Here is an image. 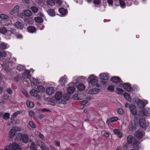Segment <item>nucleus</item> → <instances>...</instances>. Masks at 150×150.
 <instances>
[{
    "instance_id": "8",
    "label": "nucleus",
    "mask_w": 150,
    "mask_h": 150,
    "mask_svg": "<svg viewBox=\"0 0 150 150\" xmlns=\"http://www.w3.org/2000/svg\"><path fill=\"white\" fill-rule=\"evenodd\" d=\"M0 33L3 34L11 35V31L7 30L5 28L2 27L0 28Z\"/></svg>"
},
{
    "instance_id": "41",
    "label": "nucleus",
    "mask_w": 150,
    "mask_h": 150,
    "mask_svg": "<svg viewBox=\"0 0 150 150\" xmlns=\"http://www.w3.org/2000/svg\"><path fill=\"white\" fill-rule=\"evenodd\" d=\"M94 4L96 7H99L101 4V2L100 0H93Z\"/></svg>"
},
{
    "instance_id": "40",
    "label": "nucleus",
    "mask_w": 150,
    "mask_h": 150,
    "mask_svg": "<svg viewBox=\"0 0 150 150\" xmlns=\"http://www.w3.org/2000/svg\"><path fill=\"white\" fill-rule=\"evenodd\" d=\"M47 5L51 6H52L54 5L55 2L52 0H47L46 1Z\"/></svg>"
},
{
    "instance_id": "36",
    "label": "nucleus",
    "mask_w": 150,
    "mask_h": 150,
    "mask_svg": "<svg viewBox=\"0 0 150 150\" xmlns=\"http://www.w3.org/2000/svg\"><path fill=\"white\" fill-rule=\"evenodd\" d=\"M36 134L39 137V138L41 139L44 141H45L46 140V138L45 137L44 135L40 133V132H36Z\"/></svg>"
},
{
    "instance_id": "12",
    "label": "nucleus",
    "mask_w": 150,
    "mask_h": 150,
    "mask_svg": "<svg viewBox=\"0 0 150 150\" xmlns=\"http://www.w3.org/2000/svg\"><path fill=\"white\" fill-rule=\"evenodd\" d=\"M118 120V118L115 117H113L108 120L106 121V123L108 125L111 124L112 122L117 121Z\"/></svg>"
},
{
    "instance_id": "57",
    "label": "nucleus",
    "mask_w": 150,
    "mask_h": 150,
    "mask_svg": "<svg viewBox=\"0 0 150 150\" xmlns=\"http://www.w3.org/2000/svg\"><path fill=\"white\" fill-rule=\"evenodd\" d=\"M29 125L32 128H35V126L34 123L32 121H30L29 122Z\"/></svg>"
},
{
    "instance_id": "59",
    "label": "nucleus",
    "mask_w": 150,
    "mask_h": 150,
    "mask_svg": "<svg viewBox=\"0 0 150 150\" xmlns=\"http://www.w3.org/2000/svg\"><path fill=\"white\" fill-rule=\"evenodd\" d=\"M49 103L50 104L52 105H55V101L53 99H50L49 101Z\"/></svg>"
},
{
    "instance_id": "30",
    "label": "nucleus",
    "mask_w": 150,
    "mask_h": 150,
    "mask_svg": "<svg viewBox=\"0 0 150 150\" xmlns=\"http://www.w3.org/2000/svg\"><path fill=\"white\" fill-rule=\"evenodd\" d=\"M19 8V7L18 6L16 5L14 8L10 12V14L11 15H13L14 13H16L18 11Z\"/></svg>"
},
{
    "instance_id": "24",
    "label": "nucleus",
    "mask_w": 150,
    "mask_h": 150,
    "mask_svg": "<svg viewBox=\"0 0 150 150\" xmlns=\"http://www.w3.org/2000/svg\"><path fill=\"white\" fill-rule=\"evenodd\" d=\"M77 88L80 91L84 90L85 88L84 85L82 83H79L77 85Z\"/></svg>"
},
{
    "instance_id": "63",
    "label": "nucleus",
    "mask_w": 150,
    "mask_h": 150,
    "mask_svg": "<svg viewBox=\"0 0 150 150\" xmlns=\"http://www.w3.org/2000/svg\"><path fill=\"white\" fill-rule=\"evenodd\" d=\"M40 111L42 112H50V110H48V109H46V108H44L41 109L40 110Z\"/></svg>"
},
{
    "instance_id": "31",
    "label": "nucleus",
    "mask_w": 150,
    "mask_h": 150,
    "mask_svg": "<svg viewBox=\"0 0 150 150\" xmlns=\"http://www.w3.org/2000/svg\"><path fill=\"white\" fill-rule=\"evenodd\" d=\"M47 13L50 16H55V12L54 9H49L47 11Z\"/></svg>"
},
{
    "instance_id": "47",
    "label": "nucleus",
    "mask_w": 150,
    "mask_h": 150,
    "mask_svg": "<svg viewBox=\"0 0 150 150\" xmlns=\"http://www.w3.org/2000/svg\"><path fill=\"white\" fill-rule=\"evenodd\" d=\"M8 18V16L5 14H1L0 15V18L2 19H6Z\"/></svg>"
},
{
    "instance_id": "37",
    "label": "nucleus",
    "mask_w": 150,
    "mask_h": 150,
    "mask_svg": "<svg viewBox=\"0 0 150 150\" xmlns=\"http://www.w3.org/2000/svg\"><path fill=\"white\" fill-rule=\"evenodd\" d=\"M59 13L63 15H65L67 13L66 10L64 8H59Z\"/></svg>"
},
{
    "instance_id": "54",
    "label": "nucleus",
    "mask_w": 150,
    "mask_h": 150,
    "mask_svg": "<svg viewBox=\"0 0 150 150\" xmlns=\"http://www.w3.org/2000/svg\"><path fill=\"white\" fill-rule=\"evenodd\" d=\"M114 87L113 86H109L108 88V90L110 91H113L114 90Z\"/></svg>"
},
{
    "instance_id": "53",
    "label": "nucleus",
    "mask_w": 150,
    "mask_h": 150,
    "mask_svg": "<svg viewBox=\"0 0 150 150\" xmlns=\"http://www.w3.org/2000/svg\"><path fill=\"white\" fill-rule=\"evenodd\" d=\"M24 69V67L23 66L21 65H19L17 67V69L19 71H21Z\"/></svg>"
},
{
    "instance_id": "50",
    "label": "nucleus",
    "mask_w": 150,
    "mask_h": 150,
    "mask_svg": "<svg viewBox=\"0 0 150 150\" xmlns=\"http://www.w3.org/2000/svg\"><path fill=\"white\" fill-rule=\"evenodd\" d=\"M117 113L120 115H122L124 113V110L121 108H119L117 110Z\"/></svg>"
},
{
    "instance_id": "58",
    "label": "nucleus",
    "mask_w": 150,
    "mask_h": 150,
    "mask_svg": "<svg viewBox=\"0 0 150 150\" xmlns=\"http://www.w3.org/2000/svg\"><path fill=\"white\" fill-rule=\"evenodd\" d=\"M17 137L19 139H21L22 137L23 136V135L21 133H19L17 134Z\"/></svg>"
},
{
    "instance_id": "6",
    "label": "nucleus",
    "mask_w": 150,
    "mask_h": 150,
    "mask_svg": "<svg viewBox=\"0 0 150 150\" xmlns=\"http://www.w3.org/2000/svg\"><path fill=\"white\" fill-rule=\"evenodd\" d=\"M145 133L139 130L137 131L135 133V136L138 139H140L144 135Z\"/></svg>"
},
{
    "instance_id": "52",
    "label": "nucleus",
    "mask_w": 150,
    "mask_h": 150,
    "mask_svg": "<svg viewBox=\"0 0 150 150\" xmlns=\"http://www.w3.org/2000/svg\"><path fill=\"white\" fill-rule=\"evenodd\" d=\"M21 79V78L19 76H17L14 78V81L15 82H18Z\"/></svg>"
},
{
    "instance_id": "16",
    "label": "nucleus",
    "mask_w": 150,
    "mask_h": 150,
    "mask_svg": "<svg viewBox=\"0 0 150 150\" xmlns=\"http://www.w3.org/2000/svg\"><path fill=\"white\" fill-rule=\"evenodd\" d=\"M130 111L132 114L134 115L137 114V110L135 106L133 104H132L130 106Z\"/></svg>"
},
{
    "instance_id": "64",
    "label": "nucleus",
    "mask_w": 150,
    "mask_h": 150,
    "mask_svg": "<svg viewBox=\"0 0 150 150\" xmlns=\"http://www.w3.org/2000/svg\"><path fill=\"white\" fill-rule=\"evenodd\" d=\"M22 1L23 3H25L27 4H30V0H22Z\"/></svg>"
},
{
    "instance_id": "19",
    "label": "nucleus",
    "mask_w": 150,
    "mask_h": 150,
    "mask_svg": "<svg viewBox=\"0 0 150 150\" xmlns=\"http://www.w3.org/2000/svg\"><path fill=\"white\" fill-rule=\"evenodd\" d=\"M67 78V76L65 75L64 76L61 78L59 81V83L62 86H64V83L66 82V79Z\"/></svg>"
},
{
    "instance_id": "45",
    "label": "nucleus",
    "mask_w": 150,
    "mask_h": 150,
    "mask_svg": "<svg viewBox=\"0 0 150 150\" xmlns=\"http://www.w3.org/2000/svg\"><path fill=\"white\" fill-rule=\"evenodd\" d=\"M2 117L5 120H7L9 118V115L8 113H6L4 115H3Z\"/></svg>"
},
{
    "instance_id": "4",
    "label": "nucleus",
    "mask_w": 150,
    "mask_h": 150,
    "mask_svg": "<svg viewBox=\"0 0 150 150\" xmlns=\"http://www.w3.org/2000/svg\"><path fill=\"white\" fill-rule=\"evenodd\" d=\"M89 81L92 85H96L97 87H98L99 85H97L98 78L93 75L90 76L88 78Z\"/></svg>"
},
{
    "instance_id": "44",
    "label": "nucleus",
    "mask_w": 150,
    "mask_h": 150,
    "mask_svg": "<svg viewBox=\"0 0 150 150\" xmlns=\"http://www.w3.org/2000/svg\"><path fill=\"white\" fill-rule=\"evenodd\" d=\"M31 9L32 11L34 13H37L38 10V8L35 6L32 7L31 8Z\"/></svg>"
},
{
    "instance_id": "25",
    "label": "nucleus",
    "mask_w": 150,
    "mask_h": 150,
    "mask_svg": "<svg viewBox=\"0 0 150 150\" xmlns=\"http://www.w3.org/2000/svg\"><path fill=\"white\" fill-rule=\"evenodd\" d=\"M8 47V45L4 42H2L0 43V48L1 49H6Z\"/></svg>"
},
{
    "instance_id": "10",
    "label": "nucleus",
    "mask_w": 150,
    "mask_h": 150,
    "mask_svg": "<svg viewBox=\"0 0 150 150\" xmlns=\"http://www.w3.org/2000/svg\"><path fill=\"white\" fill-rule=\"evenodd\" d=\"M23 77L24 79H30L31 78L30 75V71L28 70H26L23 73Z\"/></svg>"
},
{
    "instance_id": "9",
    "label": "nucleus",
    "mask_w": 150,
    "mask_h": 150,
    "mask_svg": "<svg viewBox=\"0 0 150 150\" xmlns=\"http://www.w3.org/2000/svg\"><path fill=\"white\" fill-rule=\"evenodd\" d=\"M54 90L53 87H48L46 91V93L49 95H51L54 93Z\"/></svg>"
},
{
    "instance_id": "29",
    "label": "nucleus",
    "mask_w": 150,
    "mask_h": 150,
    "mask_svg": "<svg viewBox=\"0 0 150 150\" xmlns=\"http://www.w3.org/2000/svg\"><path fill=\"white\" fill-rule=\"evenodd\" d=\"M36 90L39 93H42L45 91V90L44 88L41 86H38Z\"/></svg>"
},
{
    "instance_id": "14",
    "label": "nucleus",
    "mask_w": 150,
    "mask_h": 150,
    "mask_svg": "<svg viewBox=\"0 0 150 150\" xmlns=\"http://www.w3.org/2000/svg\"><path fill=\"white\" fill-rule=\"evenodd\" d=\"M114 133L116 135H117L120 138L123 137V134L122 132H120L118 129H115L114 130Z\"/></svg>"
},
{
    "instance_id": "51",
    "label": "nucleus",
    "mask_w": 150,
    "mask_h": 150,
    "mask_svg": "<svg viewBox=\"0 0 150 150\" xmlns=\"http://www.w3.org/2000/svg\"><path fill=\"white\" fill-rule=\"evenodd\" d=\"M7 56L6 52H0V56L2 57H6Z\"/></svg>"
},
{
    "instance_id": "34",
    "label": "nucleus",
    "mask_w": 150,
    "mask_h": 150,
    "mask_svg": "<svg viewBox=\"0 0 150 150\" xmlns=\"http://www.w3.org/2000/svg\"><path fill=\"white\" fill-rule=\"evenodd\" d=\"M24 15L27 16H30L32 15V12L29 10L24 11Z\"/></svg>"
},
{
    "instance_id": "18",
    "label": "nucleus",
    "mask_w": 150,
    "mask_h": 150,
    "mask_svg": "<svg viewBox=\"0 0 150 150\" xmlns=\"http://www.w3.org/2000/svg\"><path fill=\"white\" fill-rule=\"evenodd\" d=\"M139 124L140 127L142 128L146 127V122L144 118L140 119L139 120Z\"/></svg>"
},
{
    "instance_id": "21",
    "label": "nucleus",
    "mask_w": 150,
    "mask_h": 150,
    "mask_svg": "<svg viewBox=\"0 0 150 150\" xmlns=\"http://www.w3.org/2000/svg\"><path fill=\"white\" fill-rule=\"evenodd\" d=\"M136 103L137 104V106L139 107V108L141 109L143 108L144 106V102L142 100H138L137 101Z\"/></svg>"
},
{
    "instance_id": "20",
    "label": "nucleus",
    "mask_w": 150,
    "mask_h": 150,
    "mask_svg": "<svg viewBox=\"0 0 150 150\" xmlns=\"http://www.w3.org/2000/svg\"><path fill=\"white\" fill-rule=\"evenodd\" d=\"M14 25L17 28L19 29H22L23 27V23L22 22L19 21L15 23Z\"/></svg>"
},
{
    "instance_id": "33",
    "label": "nucleus",
    "mask_w": 150,
    "mask_h": 150,
    "mask_svg": "<svg viewBox=\"0 0 150 150\" xmlns=\"http://www.w3.org/2000/svg\"><path fill=\"white\" fill-rule=\"evenodd\" d=\"M34 20L35 22L38 23H42L43 22V19L42 18L40 17H37L34 18Z\"/></svg>"
},
{
    "instance_id": "27",
    "label": "nucleus",
    "mask_w": 150,
    "mask_h": 150,
    "mask_svg": "<svg viewBox=\"0 0 150 150\" xmlns=\"http://www.w3.org/2000/svg\"><path fill=\"white\" fill-rule=\"evenodd\" d=\"M124 89L127 91H129L131 90V88L128 83H125L123 86Z\"/></svg>"
},
{
    "instance_id": "55",
    "label": "nucleus",
    "mask_w": 150,
    "mask_h": 150,
    "mask_svg": "<svg viewBox=\"0 0 150 150\" xmlns=\"http://www.w3.org/2000/svg\"><path fill=\"white\" fill-rule=\"evenodd\" d=\"M6 63L5 62L3 63L2 64L3 68L5 70H6L8 68V66L6 64Z\"/></svg>"
},
{
    "instance_id": "22",
    "label": "nucleus",
    "mask_w": 150,
    "mask_h": 150,
    "mask_svg": "<svg viewBox=\"0 0 150 150\" xmlns=\"http://www.w3.org/2000/svg\"><path fill=\"white\" fill-rule=\"evenodd\" d=\"M39 146L42 150H49L48 148L46 146L45 143L42 141L40 142Z\"/></svg>"
},
{
    "instance_id": "26",
    "label": "nucleus",
    "mask_w": 150,
    "mask_h": 150,
    "mask_svg": "<svg viewBox=\"0 0 150 150\" xmlns=\"http://www.w3.org/2000/svg\"><path fill=\"white\" fill-rule=\"evenodd\" d=\"M30 150H38V145L34 142H32L30 146Z\"/></svg>"
},
{
    "instance_id": "1",
    "label": "nucleus",
    "mask_w": 150,
    "mask_h": 150,
    "mask_svg": "<svg viewBox=\"0 0 150 150\" xmlns=\"http://www.w3.org/2000/svg\"><path fill=\"white\" fill-rule=\"evenodd\" d=\"M20 149L19 145L16 142H13L5 146L4 150H19Z\"/></svg>"
},
{
    "instance_id": "42",
    "label": "nucleus",
    "mask_w": 150,
    "mask_h": 150,
    "mask_svg": "<svg viewBox=\"0 0 150 150\" xmlns=\"http://www.w3.org/2000/svg\"><path fill=\"white\" fill-rule=\"evenodd\" d=\"M119 2L120 6L122 8H124L126 7L125 2L123 0H119Z\"/></svg>"
},
{
    "instance_id": "7",
    "label": "nucleus",
    "mask_w": 150,
    "mask_h": 150,
    "mask_svg": "<svg viewBox=\"0 0 150 150\" xmlns=\"http://www.w3.org/2000/svg\"><path fill=\"white\" fill-rule=\"evenodd\" d=\"M111 80L112 82L115 83H120L121 84V83L122 82L121 79L118 76H113L111 78Z\"/></svg>"
},
{
    "instance_id": "5",
    "label": "nucleus",
    "mask_w": 150,
    "mask_h": 150,
    "mask_svg": "<svg viewBox=\"0 0 150 150\" xmlns=\"http://www.w3.org/2000/svg\"><path fill=\"white\" fill-rule=\"evenodd\" d=\"M139 115L140 116L144 117V116H149L150 115V109L146 107L144 109L140 111Z\"/></svg>"
},
{
    "instance_id": "38",
    "label": "nucleus",
    "mask_w": 150,
    "mask_h": 150,
    "mask_svg": "<svg viewBox=\"0 0 150 150\" xmlns=\"http://www.w3.org/2000/svg\"><path fill=\"white\" fill-rule=\"evenodd\" d=\"M124 96L125 98L129 101H131V98L130 96L127 93L125 92L124 94Z\"/></svg>"
},
{
    "instance_id": "49",
    "label": "nucleus",
    "mask_w": 150,
    "mask_h": 150,
    "mask_svg": "<svg viewBox=\"0 0 150 150\" xmlns=\"http://www.w3.org/2000/svg\"><path fill=\"white\" fill-rule=\"evenodd\" d=\"M135 127L133 125L132 123H130L129 125V130H132L134 129Z\"/></svg>"
},
{
    "instance_id": "3",
    "label": "nucleus",
    "mask_w": 150,
    "mask_h": 150,
    "mask_svg": "<svg viewBox=\"0 0 150 150\" xmlns=\"http://www.w3.org/2000/svg\"><path fill=\"white\" fill-rule=\"evenodd\" d=\"M62 93L61 92H57L55 93V98L57 102L61 104H66V101L62 99Z\"/></svg>"
},
{
    "instance_id": "35",
    "label": "nucleus",
    "mask_w": 150,
    "mask_h": 150,
    "mask_svg": "<svg viewBox=\"0 0 150 150\" xmlns=\"http://www.w3.org/2000/svg\"><path fill=\"white\" fill-rule=\"evenodd\" d=\"M26 105L29 108H32L34 106L33 102L31 101H27L26 102Z\"/></svg>"
},
{
    "instance_id": "39",
    "label": "nucleus",
    "mask_w": 150,
    "mask_h": 150,
    "mask_svg": "<svg viewBox=\"0 0 150 150\" xmlns=\"http://www.w3.org/2000/svg\"><path fill=\"white\" fill-rule=\"evenodd\" d=\"M133 137L132 135L128 136L127 137V143L129 144H132Z\"/></svg>"
},
{
    "instance_id": "15",
    "label": "nucleus",
    "mask_w": 150,
    "mask_h": 150,
    "mask_svg": "<svg viewBox=\"0 0 150 150\" xmlns=\"http://www.w3.org/2000/svg\"><path fill=\"white\" fill-rule=\"evenodd\" d=\"M23 142L25 143H27L29 141V137L27 134H24L21 139Z\"/></svg>"
},
{
    "instance_id": "46",
    "label": "nucleus",
    "mask_w": 150,
    "mask_h": 150,
    "mask_svg": "<svg viewBox=\"0 0 150 150\" xmlns=\"http://www.w3.org/2000/svg\"><path fill=\"white\" fill-rule=\"evenodd\" d=\"M16 59L13 57L11 59V60L7 62V63H8L10 64L11 65H12L14 62H16Z\"/></svg>"
},
{
    "instance_id": "56",
    "label": "nucleus",
    "mask_w": 150,
    "mask_h": 150,
    "mask_svg": "<svg viewBox=\"0 0 150 150\" xmlns=\"http://www.w3.org/2000/svg\"><path fill=\"white\" fill-rule=\"evenodd\" d=\"M54 1L56 2L58 5H61L62 4V2L61 0H53Z\"/></svg>"
},
{
    "instance_id": "17",
    "label": "nucleus",
    "mask_w": 150,
    "mask_h": 150,
    "mask_svg": "<svg viewBox=\"0 0 150 150\" xmlns=\"http://www.w3.org/2000/svg\"><path fill=\"white\" fill-rule=\"evenodd\" d=\"M100 91V90L97 88L92 89L88 91V93L90 94H94L97 93Z\"/></svg>"
},
{
    "instance_id": "61",
    "label": "nucleus",
    "mask_w": 150,
    "mask_h": 150,
    "mask_svg": "<svg viewBox=\"0 0 150 150\" xmlns=\"http://www.w3.org/2000/svg\"><path fill=\"white\" fill-rule=\"evenodd\" d=\"M107 2L110 6H112L113 4L112 0H107Z\"/></svg>"
},
{
    "instance_id": "60",
    "label": "nucleus",
    "mask_w": 150,
    "mask_h": 150,
    "mask_svg": "<svg viewBox=\"0 0 150 150\" xmlns=\"http://www.w3.org/2000/svg\"><path fill=\"white\" fill-rule=\"evenodd\" d=\"M7 93L9 94H11L12 93V91L11 88H8L7 90Z\"/></svg>"
},
{
    "instance_id": "32",
    "label": "nucleus",
    "mask_w": 150,
    "mask_h": 150,
    "mask_svg": "<svg viewBox=\"0 0 150 150\" xmlns=\"http://www.w3.org/2000/svg\"><path fill=\"white\" fill-rule=\"evenodd\" d=\"M38 91L34 89H33L30 92V94L34 96H37L38 95Z\"/></svg>"
},
{
    "instance_id": "2",
    "label": "nucleus",
    "mask_w": 150,
    "mask_h": 150,
    "mask_svg": "<svg viewBox=\"0 0 150 150\" xmlns=\"http://www.w3.org/2000/svg\"><path fill=\"white\" fill-rule=\"evenodd\" d=\"M20 130V128L17 126H15L13 127L10 129L9 132L8 137L9 138H11L13 137L15 135L16 132Z\"/></svg>"
},
{
    "instance_id": "28",
    "label": "nucleus",
    "mask_w": 150,
    "mask_h": 150,
    "mask_svg": "<svg viewBox=\"0 0 150 150\" xmlns=\"http://www.w3.org/2000/svg\"><path fill=\"white\" fill-rule=\"evenodd\" d=\"M83 97V94H74L73 96V98L75 100H81L82 98H79L80 97Z\"/></svg>"
},
{
    "instance_id": "23",
    "label": "nucleus",
    "mask_w": 150,
    "mask_h": 150,
    "mask_svg": "<svg viewBox=\"0 0 150 150\" xmlns=\"http://www.w3.org/2000/svg\"><path fill=\"white\" fill-rule=\"evenodd\" d=\"M27 30L28 32L31 33H36V29L35 27L30 26L28 27L27 28Z\"/></svg>"
},
{
    "instance_id": "48",
    "label": "nucleus",
    "mask_w": 150,
    "mask_h": 150,
    "mask_svg": "<svg viewBox=\"0 0 150 150\" xmlns=\"http://www.w3.org/2000/svg\"><path fill=\"white\" fill-rule=\"evenodd\" d=\"M139 144V142L137 140H134L133 144V146L134 147H137Z\"/></svg>"
},
{
    "instance_id": "11",
    "label": "nucleus",
    "mask_w": 150,
    "mask_h": 150,
    "mask_svg": "<svg viewBox=\"0 0 150 150\" xmlns=\"http://www.w3.org/2000/svg\"><path fill=\"white\" fill-rule=\"evenodd\" d=\"M74 91L75 88L74 84L72 86L70 85L67 89V93L69 94H72Z\"/></svg>"
},
{
    "instance_id": "43",
    "label": "nucleus",
    "mask_w": 150,
    "mask_h": 150,
    "mask_svg": "<svg viewBox=\"0 0 150 150\" xmlns=\"http://www.w3.org/2000/svg\"><path fill=\"white\" fill-rule=\"evenodd\" d=\"M117 92L118 94L120 95H122L123 94H124L125 92L124 90L119 88L117 89Z\"/></svg>"
},
{
    "instance_id": "13",
    "label": "nucleus",
    "mask_w": 150,
    "mask_h": 150,
    "mask_svg": "<svg viewBox=\"0 0 150 150\" xmlns=\"http://www.w3.org/2000/svg\"><path fill=\"white\" fill-rule=\"evenodd\" d=\"M100 79L104 80H108L109 78L108 75L106 73H101L100 74Z\"/></svg>"
},
{
    "instance_id": "62",
    "label": "nucleus",
    "mask_w": 150,
    "mask_h": 150,
    "mask_svg": "<svg viewBox=\"0 0 150 150\" xmlns=\"http://www.w3.org/2000/svg\"><path fill=\"white\" fill-rule=\"evenodd\" d=\"M23 93V94L27 98H28L29 97V96L27 92L25 91H22Z\"/></svg>"
}]
</instances>
